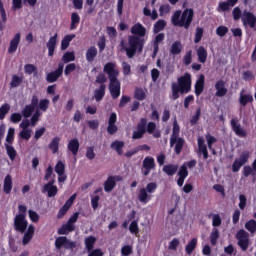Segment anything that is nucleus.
<instances>
[{
    "mask_svg": "<svg viewBox=\"0 0 256 256\" xmlns=\"http://www.w3.org/2000/svg\"><path fill=\"white\" fill-rule=\"evenodd\" d=\"M103 72L107 74L109 79L108 89L111 98L116 100L121 95V82L118 79L120 71L116 69V63L107 62L103 67Z\"/></svg>",
    "mask_w": 256,
    "mask_h": 256,
    "instance_id": "nucleus-1",
    "label": "nucleus"
},
{
    "mask_svg": "<svg viewBox=\"0 0 256 256\" xmlns=\"http://www.w3.org/2000/svg\"><path fill=\"white\" fill-rule=\"evenodd\" d=\"M119 46L126 53L128 59H133L137 52L142 53L145 46V39L138 36H128V46L126 41L122 39Z\"/></svg>",
    "mask_w": 256,
    "mask_h": 256,
    "instance_id": "nucleus-2",
    "label": "nucleus"
},
{
    "mask_svg": "<svg viewBox=\"0 0 256 256\" xmlns=\"http://www.w3.org/2000/svg\"><path fill=\"white\" fill-rule=\"evenodd\" d=\"M195 12L193 8H186L183 10H176L172 17L171 23L174 27L184 28L189 30L194 21Z\"/></svg>",
    "mask_w": 256,
    "mask_h": 256,
    "instance_id": "nucleus-3",
    "label": "nucleus"
},
{
    "mask_svg": "<svg viewBox=\"0 0 256 256\" xmlns=\"http://www.w3.org/2000/svg\"><path fill=\"white\" fill-rule=\"evenodd\" d=\"M192 90V75L190 73H185L184 75L178 77L177 83H172V100L176 101L180 98V94H188Z\"/></svg>",
    "mask_w": 256,
    "mask_h": 256,
    "instance_id": "nucleus-4",
    "label": "nucleus"
},
{
    "mask_svg": "<svg viewBox=\"0 0 256 256\" xmlns=\"http://www.w3.org/2000/svg\"><path fill=\"white\" fill-rule=\"evenodd\" d=\"M27 216V206L23 204L18 205V214L14 217L13 227L14 230L20 233H25L28 228Z\"/></svg>",
    "mask_w": 256,
    "mask_h": 256,
    "instance_id": "nucleus-5",
    "label": "nucleus"
},
{
    "mask_svg": "<svg viewBox=\"0 0 256 256\" xmlns=\"http://www.w3.org/2000/svg\"><path fill=\"white\" fill-rule=\"evenodd\" d=\"M157 189L158 184L156 182H149L146 188H140L138 194L139 202L143 204H148L152 199L151 194L155 193Z\"/></svg>",
    "mask_w": 256,
    "mask_h": 256,
    "instance_id": "nucleus-6",
    "label": "nucleus"
},
{
    "mask_svg": "<svg viewBox=\"0 0 256 256\" xmlns=\"http://www.w3.org/2000/svg\"><path fill=\"white\" fill-rule=\"evenodd\" d=\"M197 165V160L196 159H192L190 161L186 163H183L178 172H177V175H178V179H177V185L179 187H183L184 183H185V180L187 179V177L189 176V169H192L194 167H196Z\"/></svg>",
    "mask_w": 256,
    "mask_h": 256,
    "instance_id": "nucleus-7",
    "label": "nucleus"
},
{
    "mask_svg": "<svg viewBox=\"0 0 256 256\" xmlns=\"http://www.w3.org/2000/svg\"><path fill=\"white\" fill-rule=\"evenodd\" d=\"M54 246L57 250H61L62 248L65 250H74L77 247V242L70 240L67 236H58L55 238Z\"/></svg>",
    "mask_w": 256,
    "mask_h": 256,
    "instance_id": "nucleus-8",
    "label": "nucleus"
},
{
    "mask_svg": "<svg viewBox=\"0 0 256 256\" xmlns=\"http://www.w3.org/2000/svg\"><path fill=\"white\" fill-rule=\"evenodd\" d=\"M250 159V152L243 151L238 158H235L234 162L232 163V172L238 173L241 168L249 162Z\"/></svg>",
    "mask_w": 256,
    "mask_h": 256,
    "instance_id": "nucleus-9",
    "label": "nucleus"
},
{
    "mask_svg": "<svg viewBox=\"0 0 256 256\" xmlns=\"http://www.w3.org/2000/svg\"><path fill=\"white\" fill-rule=\"evenodd\" d=\"M230 126L232 131L235 133L236 136L239 138H247L248 137V131L245 129L242 124L239 122V119L237 117L232 118L230 120Z\"/></svg>",
    "mask_w": 256,
    "mask_h": 256,
    "instance_id": "nucleus-10",
    "label": "nucleus"
},
{
    "mask_svg": "<svg viewBox=\"0 0 256 256\" xmlns=\"http://www.w3.org/2000/svg\"><path fill=\"white\" fill-rule=\"evenodd\" d=\"M155 169H156L155 158L152 156H146L142 162V168H141L142 175L144 177H147L150 175L151 171Z\"/></svg>",
    "mask_w": 256,
    "mask_h": 256,
    "instance_id": "nucleus-11",
    "label": "nucleus"
},
{
    "mask_svg": "<svg viewBox=\"0 0 256 256\" xmlns=\"http://www.w3.org/2000/svg\"><path fill=\"white\" fill-rule=\"evenodd\" d=\"M236 238L238 240V246L242 251L246 252L250 246L249 233L246 232V230H239L236 234Z\"/></svg>",
    "mask_w": 256,
    "mask_h": 256,
    "instance_id": "nucleus-12",
    "label": "nucleus"
},
{
    "mask_svg": "<svg viewBox=\"0 0 256 256\" xmlns=\"http://www.w3.org/2000/svg\"><path fill=\"white\" fill-rule=\"evenodd\" d=\"M121 181H123L122 176H108V178L105 180L103 184L104 191L106 193H110L116 188L117 182Z\"/></svg>",
    "mask_w": 256,
    "mask_h": 256,
    "instance_id": "nucleus-13",
    "label": "nucleus"
},
{
    "mask_svg": "<svg viewBox=\"0 0 256 256\" xmlns=\"http://www.w3.org/2000/svg\"><path fill=\"white\" fill-rule=\"evenodd\" d=\"M117 120H118L117 113L111 112L108 118V126L106 128L107 133L111 136L115 135L119 130V127L116 125Z\"/></svg>",
    "mask_w": 256,
    "mask_h": 256,
    "instance_id": "nucleus-14",
    "label": "nucleus"
},
{
    "mask_svg": "<svg viewBox=\"0 0 256 256\" xmlns=\"http://www.w3.org/2000/svg\"><path fill=\"white\" fill-rule=\"evenodd\" d=\"M244 26H249L251 29L256 27V15L250 11H244L242 16Z\"/></svg>",
    "mask_w": 256,
    "mask_h": 256,
    "instance_id": "nucleus-15",
    "label": "nucleus"
},
{
    "mask_svg": "<svg viewBox=\"0 0 256 256\" xmlns=\"http://www.w3.org/2000/svg\"><path fill=\"white\" fill-rule=\"evenodd\" d=\"M185 145V139L183 137L170 138V147H174L176 155H180Z\"/></svg>",
    "mask_w": 256,
    "mask_h": 256,
    "instance_id": "nucleus-16",
    "label": "nucleus"
},
{
    "mask_svg": "<svg viewBox=\"0 0 256 256\" xmlns=\"http://www.w3.org/2000/svg\"><path fill=\"white\" fill-rule=\"evenodd\" d=\"M215 96L222 98L225 97L228 94V88L226 87V81L223 79H219L215 83Z\"/></svg>",
    "mask_w": 256,
    "mask_h": 256,
    "instance_id": "nucleus-17",
    "label": "nucleus"
},
{
    "mask_svg": "<svg viewBox=\"0 0 256 256\" xmlns=\"http://www.w3.org/2000/svg\"><path fill=\"white\" fill-rule=\"evenodd\" d=\"M130 32L134 37L143 39L147 34V29L141 23H136L131 27Z\"/></svg>",
    "mask_w": 256,
    "mask_h": 256,
    "instance_id": "nucleus-18",
    "label": "nucleus"
},
{
    "mask_svg": "<svg viewBox=\"0 0 256 256\" xmlns=\"http://www.w3.org/2000/svg\"><path fill=\"white\" fill-rule=\"evenodd\" d=\"M205 80L206 77L204 74H200L199 78L196 80L195 85H194V93L196 97H200L205 89Z\"/></svg>",
    "mask_w": 256,
    "mask_h": 256,
    "instance_id": "nucleus-19",
    "label": "nucleus"
},
{
    "mask_svg": "<svg viewBox=\"0 0 256 256\" xmlns=\"http://www.w3.org/2000/svg\"><path fill=\"white\" fill-rule=\"evenodd\" d=\"M21 42V33H16L14 37L10 40L9 47H8V54H14L17 52L18 47Z\"/></svg>",
    "mask_w": 256,
    "mask_h": 256,
    "instance_id": "nucleus-20",
    "label": "nucleus"
},
{
    "mask_svg": "<svg viewBox=\"0 0 256 256\" xmlns=\"http://www.w3.org/2000/svg\"><path fill=\"white\" fill-rule=\"evenodd\" d=\"M57 38L58 34L55 33L53 36H51L46 43V47L48 49V57H53L55 54L56 46H57Z\"/></svg>",
    "mask_w": 256,
    "mask_h": 256,
    "instance_id": "nucleus-21",
    "label": "nucleus"
},
{
    "mask_svg": "<svg viewBox=\"0 0 256 256\" xmlns=\"http://www.w3.org/2000/svg\"><path fill=\"white\" fill-rule=\"evenodd\" d=\"M80 149V142L78 138L70 139L67 144V150L71 152L73 156H77Z\"/></svg>",
    "mask_w": 256,
    "mask_h": 256,
    "instance_id": "nucleus-22",
    "label": "nucleus"
},
{
    "mask_svg": "<svg viewBox=\"0 0 256 256\" xmlns=\"http://www.w3.org/2000/svg\"><path fill=\"white\" fill-rule=\"evenodd\" d=\"M239 0H227L226 2H220L217 8L218 12H228L230 8L235 7Z\"/></svg>",
    "mask_w": 256,
    "mask_h": 256,
    "instance_id": "nucleus-23",
    "label": "nucleus"
},
{
    "mask_svg": "<svg viewBox=\"0 0 256 256\" xmlns=\"http://www.w3.org/2000/svg\"><path fill=\"white\" fill-rule=\"evenodd\" d=\"M179 170V164H174V163H170V164H165L162 167V171L169 177H172L174 175L177 174Z\"/></svg>",
    "mask_w": 256,
    "mask_h": 256,
    "instance_id": "nucleus-24",
    "label": "nucleus"
},
{
    "mask_svg": "<svg viewBox=\"0 0 256 256\" xmlns=\"http://www.w3.org/2000/svg\"><path fill=\"white\" fill-rule=\"evenodd\" d=\"M197 144L199 152L203 155V159L207 160L209 158V151L204 138L198 137Z\"/></svg>",
    "mask_w": 256,
    "mask_h": 256,
    "instance_id": "nucleus-25",
    "label": "nucleus"
},
{
    "mask_svg": "<svg viewBox=\"0 0 256 256\" xmlns=\"http://www.w3.org/2000/svg\"><path fill=\"white\" fill-rule=\"evenodd\" d=\"M198 62L201 64H205L208 59V50L204 46H199L196 50Z\"/></svg>",
    "mask_w": 256,
    "mask_h": 256,
    "instance_id": "nucleus-26",
    "label": "nucleus"
},
{
    "mask_svg": "<svg viewBox=\"0 0 256 256\" xmlns=\"http://www.w3.org/2000/svg\"><path fill=\"white\" fill-rule=\"evenodd\" d=\"M61 138L59 136H54L50 143L48 144V149L52 152V154H57L59 152Z\"/></svg>",
    "mask_w": 256,
    "mask_h": 256,
    "instance_id": "nucleus-27",
    "label": "nucleus"
},
{
    "mask_svg": "<svg viewBox=\"0 0 256 256\" xmlns=\"http://www.w3.org/2000/svg\"><path fill=\"white\" fill-rule=\"evenodd\" d=\"M12 189H13L12 176H10V174H7V176H5L4 182H3V192L6 195H9V194H11Z\"/></svg>",
    "mask_w": 256,
    "mask_h": 256,
    "instance_id": "nucleus-28",
    "label": "nucleus"
},
{
    "mask_svg": "<svg viewBox=\"0 0 256 256\" xmlns=\"http://www.w3.org/2000/svg\"><path fill=\"white\" fill-rule=\"evenodd\" d=\"M75 225L74 224H69L68 222H66V224H62V226H60V228H58L57 230V234L58 235H68L71 232L75 231Z\"/></svg>",
    "mask_w": 256,
    "mask_h": 256,
    "instance_id": "nucleus-29",
    "label": "nucleus"
},
{
    "mask_svg": "<svg viewBox=\"0 0 256 256\" xmlns=\"http://www.w3.org/2000/svg\"><path fill=\"white\" fill-rule=\"evenodd\" d=\"M98 55V49L95 46H90L86 50L85 58L88 63L94 62L95 58Z\"/></svg>",
    "mask_w": 256,
    "mask_h": 256,
    "instance_id": "nucleus-30",
    "label": "nucleus"
},
{
    "mask_svg": "<svg viewBox=\"0 0 256 256\" xmlns=\"http://www.w3.org/2000/svg\"><path fill=\"white\" fill-rule=\"evenodd\" d=\"M106 88V84H102L99 86V88L94 90V98L96 102H100L103 100L106 95Z\"/></svg>",
    "mask_w": 256,
    "mask_h": 256,
    "instance_id": "nucleus-31",
    "label": "nucleus"
},
{
    "mask_svg": "<svg viewBox=\"0 0 256 256\" xmlns=\"http://www.w3.org/2000/svg\"><path fill=\"white\" fill-rule=\"evenodd\" d=\"M254 102V96L252 94H244V91L240 92L239 103L241 106L246 107L249 103Z\"/></svg>",
    "mask_w": 256,
    "mask_h": 256,
    "instance_id": "nucleus-32",
    "label": "nucleus"
},
{
    "mask_svg": "<svg viewBox=\"0 0 256 256\" xmlns=\"http://www.w3.org/2000/svg\"><path fill=\"white\" fill-rule=\"evenodd\" d=\"M111 149L116 151V153L119 156L123 155V149L125 147V142L121 141V140H114L111 145H110Z\"/></svg>",
    "mask_w": 256,
    "mask_h": 256,
    "instance_id": "nucleus-33",
    "label": "nucleus"
},
{
    "mask_svg": "<svg viewBox=\"0 0 256 256\" xmlns=\"http://www.w3.org/2000/svg\"><path fill=\"white\" fill-rule=\"evenodd\" d=\"M96 242L97 238L95 236H87L85 238L84 245L87 253L94 250Z\"/></svg>",
    "mask_w": 256,
    "mask_h": 256,
    "instance_id": "nucleus-34",
    "label": "nucleus"
},
{
    "mask_svg": "<svg viewBox=\"0 0 256 256\" xmlns=\"http://www.w3.org/2000/svg\"><path fill=\"white\" fill-rule=\"evenodd\" d=\"M182 51H183L182 42L179 40L174 41L170 48V54L173 56H177V55H180Z\"/></svg>",
    "mask_w": 256,
    "mask_h": 256,
    "instance_id": "nucleus-35",
    "label": "nucleus"
},
{
    "mask_svg": "<svg viewBox=\"0 0 256 256\" xmlns=\"http://www.w3.org/2000/svg\"><path fill=\"white\" fill-rule=\"evenodd\" d=\"M0 16V31H3L5 29V24L7 23V13L2 0H0Z\"/></svg>",
    "mask_w": 256,
    "mask_h": 256,
    "instance_id": "nucleus-36",
    "label": "nucleus"
},
{
    "mask_svg": "<svg viewBox=\"0 0 256 256\" xmlns=\"http://www.w3.org/2000/svg\"><path fill=\"white\" fill-rule=\"evenodd\" d=\"M198 245V238H192L185 246V252L187 255H192Z\"/></svg>",
    "mask_w": 256,
    "mask_h": 256,
    "instance_id": "nucleus-37",
    "label": "nucleus"
},
{
    "mask_svg": "<svg viewBox=\"0 0 256 256\" xmlns=\"http://www.w3.org/2000/svg\"><path fill=\"white\" fill-rule=\"evenodd\" d=\"M42 193H47L48 198H53L58 194L57 186H43Z\"/></svg>",
    "mask_w": 256,
    "mask_h": 256,
    "instance_id": "nucleus-38",
    "label": "nucleus"
},
{
    "mask_svg": "<svg viewBox=\"0 0 256 256\" xmlns=\"http://www.w3.org/2000/svg\"><path fill=\"white\" fill-rule=\"evenodd\" d=\"M166 26H167V22L164 19H159L158 21L155 22L153 26V33L159 34L160 32L164 31Z\"/></svg>",
    "mask_w": 256,
    "mask_h": 256,
    "instance_id": "nucleus-39",
    "label": "nucleus"
},
{
    "mask_svg": "<svg viewBox=\"0 0 256 256\" xmlns=\"http://www.w3.org/2000/svg\"><path fill=\"white\" fill-rule=\"evenodd\" d=\"M74 38H75V34L64 36V38L61 40V50L62 51L67 50Z\"/></svg>",
    "mask_w": 256,
    "mask_h": 256,
    "instance_id": "nucleus-40",
    "label": "nucleus"
},
{
    "mask_svg": "<svg viewBox=\"0 0 256 256\" xmlns=\"http://www.w3.org/2000/svg\"><path fill=\"white\" fill-rule=\"evenodd\" d=\"M81 17L77 12L71 13V24H70V30H76L78 25L80 24Z\"/></svg>",
    "mask_w": 256,
    "mask_h": 256,
    "instance_id": "nucleus-41",
    "label": "nucleus"
},
{
    "mask_svg": "<svg viewBox=\"0 0 256 256\" xmlns=\"http://www.w3.org/2000/svg\"><path fill=\"white\" fill-rule=\"evenodd\" d=\"M134 98L138 101H144L147 98L146 91L141 87H136L134 91Z\"/></svg>",
    "mask_w": 256,
    "mask_h": 256,
    "instance_id": "nucleus-42",
    "label": "nucleus"
},
{
    "mask_svg": "<svg viewBox=\"0 0 256 256\" xmlns=\"http://www.w3.org/2000/svg\"><path fill=\"white\" fill-rule=\"evenodd\" d=\"M4 146L6 149L7 156L11 161H14L17 157L16 149L12 145H9L8 143H4Z\"/></svg>",
    "mask_w": 256,
    "mask_h": 256,
    "instance_id": "nucleus-43",
    "label": "nucleus"
},
{
    "mask_svg": "<svg viewBox=\"0 0 256 256\" xmlns=\"http://www.w3.org/2000/svg\"><path fill=\"white\" fill-rule=\"evenodd\" d=\"M210 243L212 246H216L218 243V239L220 238V232L218 228H212V231L210 233Z\"/></svg>",
    "mask_w": 256,
    "mask_h": 256,
    "instance_id": "nucleus-44",
    "label": "nucleus"
},
{
    "mask_svg": "<svg viewBox=\"0 0 256 256\" xmlns=\"http://www.w3.org/2000/svg\"><path fill=\"white\" fill-rule=\"evenodd\" d=\"M66 165L62 160H58L55 164L54 171L58 176L65 174Z\"/></svg>",
    "mask_w": 256,
    "mask_h": 256,
    "instance_id": "nucleus-45",
    "label": "nucleus"
},
{
    "mask_svg": "<svg viewBox=\"0 0 256 256\" xmlns=\"http://www.w3.org/2000/svg\"><path fill=\"white\" fill-rule=\"evenodd\" d=\"M76 60L75 53L73 51H67L62 56V62L68 64L70 62H74Z\"/></svg>",
    "mask_w": 256,
    "mask_h": 256,
    "instance_id": "nucleus-46",
    "label": "nucleus"
},
{
    "mask_svg": "<svg viewBox=\"0 0 256 256\" xmlns=\"http://www.w3.org/2000/svg\"><path fill=\"white\" fill-rule=\"evenodd\" d=\"M181 128L177 119L173 121V129L170 138H180Z\"/></svg>",
    "mask_w": 256,
    "mask_h": 256,
    "instance_id": "nucleus-47",
    "label": "nucleus"
},
{
    "mask_svg": "<svg viewBox=\"0 0 256 256\" xmlns=\"http://www.w3.org/2000/svg\"><path fill=\"white\" fill-rule=\"evenodd\" d=\"M201 114H202V108L198 107L196 109L195 114L190 119V125L191 126H195V125L198 124V122L200 121V118H201Z\"/></svg>",
    "mask_w": 256,
    "mask_h": 256,
    "instance_id": "nucleus-48",
    "label": "nucleus"
},
{
    "mask_svg": "<svg viewBox=\"0 0 256 256\" xmlns=\"http://www.w3.org/2000/svg\"><path fill=\"white\" fill-rule=\"evenodd\" d=\"M35 108L33 106H30L29 104L25 105V107L22 109L21 114L24 118H30L32 114L34 113Z\"/></svg>",
    "mask_w": 256,
    "mask_h": 256,
    "instance_id": "nucleus-49",
    "label": "nucleus"
},
{
    "mask_svg": "<svg viewBox=\"0 0 256 256\" xmlns=\"http://www.w3.org/2000/svg\"><path fill=\"white\" fill-rule=\"evenodd\" d=\"M50 106V100L47 98L40 99L38 104V109L42 112H47Z\"/></svg>",
    "mask_w": 256,
    "mask_h": 256,
    "instance_id": "nucleus-50",
    "label": "nucleus"
},
{
    "mask_svg": "<svg viewBox=\"0 0 256 256\" xmlns=\"http://www.w3.org/2000/svg\"><path fill=\"white\" fill-rule=\"evenodd\" d=\"M60 77L61 75L54 70L46 75V81L48 83H55L58 81Z\"/></svg>",
    "mask_w": 256,
    "mask_h": 256,
    "instance_id": "nucleus-51",
    "label": "nucleus"
},
{
    "mask_svg": "<svg viewBox=\"0 0 256 256\" xmlns=\"http://www.w3.org/2000/svg\"><path fill=\"white\" fill-rule=\"evenodd\" d=\"M204 36V28L203 27H197L195 31V36H194V43L199 44Z\"/></svg>",
    "mask_w": 256,
    "mask_h": 256,
    "instance_id": "nucleus-52",
    "label": "nucleus"
},
{
    "mask_svg": "<svg viewBox=\"0 0 256 256\" xmlns=\"http://www.w3.org/2000/svg\"><path fill=\"white\" fill-rule=\"evenodd\" d=\"M11 107L10 104L4 103L0 106V120H4L6 115L9 113Z\"/></svg>",
    "mask_w": 256,
    "mask_h": 256,
    "instance_id": "nucleus-53",
    "label": "nucleus"
},
{
    "mask_svg": "<svg viewBox=\"0 0 256 256\" xmlns=\"http://www.w3.org/2000/svg\"><path fill=\"white\" fill-rule=\"evenodd\" d=\"M129 232L135 235L139 234L140 228H139L138 220H132V222L129 225Z\"/></svg>",
    "mask_w": 256,
    "mask_h": 256,
    "instance_id": "nucleus-54",
    "label": "nucleus"
},
{
    "mask_svg": "<svg viewBox=\"0 0 256 256\" xmlns=\"http://www.w3.org/2000/svg\"><path fill=\"white\" fill-rule=\"evenodd\" d=\"M193 51L192 50H189L185 53V55L183 56V64L185 66H189L192 64V61H193Z\"/></svg>",
    "mask_w": 256,
    "mask_h": 256,
    "instance_id": "nucleus-55",
    "label": "nucleus"
},
{
    "mask_svg": "<svg viewBox=\"0 0 256 256\" xmlns=\"http://www.w3.org/2000/svg\"><path fill=\"white\" fill-rule=\"evenodd\" d=\"M245 229L251 234L256 233V220H248V222L245 223Z\"/></svg>",
    "mask_w": 256,
    "mask_h": 256,
    "instance_id": "nucleus-56",
    "label": "nucleus"
},
{
    "mask_svg": "<svg viewBox=\"0 0 256 256\" xmlns=\"http://www.w3.org/2000/svg\"><path fill=\"white\" fill-rule=\"evenodd\" d=\"M229 33V28L224 25H220L216 28V35L219 37H225Z\"/></svg>",
    "mask_w": 256,
    "mask_h": 256,
    "instance_id": "nucleus-57",
    "label": "nucleus"
},
{
    "mask_svg": "<svg viewBox=\"0 0 256 256\" xmlns=\"http://www.w3.org/2000/svg\"><path fill=\"white\" fill-rule=\"evenodd\" d=\"M171 11V6L169 4H162L159 7V16L164 17L165 15L169 14Z\"/></svg>",
    "mask_w": 256,
    "mask_h": 256,
    "instance_id": "nucleus-58",
    "label": "nucleus"
},
{
    "mask_svg": "<svg viewBox=\"0 0 256 256\" xmlns=\"http://www.w3.org/2000/svg\"><path fill=\"white\" fill-rule=\"evenodd\" d=\"M23 82V79L18 75H13L10 82L11 88H17L21 83Z\"/></svg>",
    "mask_w": 256,
    "mask_h": 256,
    "instance_id": "nucleus-59",
    "label": "nucleus"
},
{
    "mask_svg": "<svg viewBox=\"0 0 256 256\" xmlns=\"http://www.w3.org/2000/svg\"><path fill=\"white\" fill-rule=\"evenodd\" d=\"M137 130L146 134L147 132V118H141L137 124Z\"/></svg>",
    "mask_w": 256,
    "mask_h": 256,
    "instance_id": "nucleus-60",
    "label": "nucleus"
},
{
    "mask_svg": "<svg viewBox=\"0 0 256 256\" xmlns=\"http://www.w3.org/2000/svg\"><path fill=\"white\" fill-rule=\"evenodd\" d=\"M15 128L9 127L6 135V142L12 144L14 142Z\"/></svg>",
    "mask_w": 256,
    "mask_h": 256,
    "instance_id": "nucleus-61",
    "label": "nucleus"
},
{
    "mask_svg": "<svg viewBox=\"0 0 256 256\" xmlns=\"http://www.w3.org/2000/svg\"><path fill=\"white\" fill-rule=\"evenodd\" d=\"M28 217L33 223H38L40 220V216L35 212V210H28Z\"/></svg>",
    "mask_w": 256,
    "mask_h": 256,
    "instance_id": "nucleus-62",
    "label": "nucleus"
},
{
    "mask_svg": "<svg viewBox=\"0 0 256 256\" xmlns=\"http://www.w3.org/2000/svg\"><path fill=\"white\" fill-rule=\"evenodd\" d=\"M251 175H255V171H254V168L251 167L250 165H245L243 167V176L244 177H249Z\"/></svg>",
    "mask_w": 256,
    "mask_h": 256,
    "instance_id": "nucleus-63",
    "label": "nucleus"
},
{
    "mask_svg": "<svg viewBox=\"0 0 256 256\" xmlns=\"http://www.w3.org/2000/svg\"><path fill=\"white\" fill-rule=\"evenodd\" d=\"M87 253L88 256H104V252L101 250V248H95L94 250H91Z\"/></svg>",
    "mask_w": 256,
    "mask_h": 256,
    "instance_id": "nucleus-64",
    "label": "nucleus"
}]
</instances>
